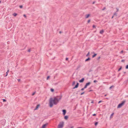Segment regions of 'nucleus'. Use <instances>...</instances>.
<instances>
[{"instance_id": "nucleus-1", "label": "nucleus", "mask_w": 128, "mask_h": 128, "mask_svg": "<svg viewBox=\"0 0 128 128\" xmlns=\"http://www.w3.org/2000/svg\"><path fill=\"white\" fill-rule=\"evenodd\" d=\"M62 97L61 96H58L54 97V98H50L49 102L50 107H52L54 104L56 105L61 99Z\"/></svg>"}, {"instance_id": "nucleus-2", "label": "nucleus", "mask_w": 128, "mask_h": 128, "mask_svg": "<svg viewBox=\"0 0 128 128\" xmlns=\"http://www.w3.org/2000/svg\"><path fill=\"white\" fill-rule=\"evenodd\" d=\"M64 123L63 122H60L58 124V128H62L64 125Z\"/></svg>"}, {"instance_id": "nucleus-3", "label": "nucleus", "mask_w": 128, "mask_h": 128, "mask_svg": "<svg viewBox=\"0 0 128 128\" xmlns=\"http://www.w3.org/2000/svg\"><path fill=\"white\" fill-rule=\"evenodd\" d=\"M125 101H122V103L120 104L118 106L117 108H120L122 106L125 102Z\"/></svg>"}, {"instance_id": "nucleus-4", "label": "nucleus", "mask_w": 128, "mask_h": 128, "mask_svg": "<svg viewBox=\"0 0 128 128\" xmlns=\"http://www.w3.org/2000/svg\"><path fill=\"white\" fill-rule=\"evenodd\" d=\"M48 124L46 123L44 124L43 125L41 128H46V126L48 125Z\"/></svg>"}, {"instance_id": "nucleus-5", "label": "nucleus", "mask_w": 128, "mask_h": 128, "mask_svg": "<svg viewBox=\"0 0 128 128\" xmlns=\"http://www.w3.org/2000/svg\"><path fill=\"white\" fill-rule=\"evenodd\" d=\"M40 105L39 104H38L36 106V108L34 109V110H36L38 109L40 106Z\"/></svg>"}, {"instance_id": "nucleus-6", "label": "nucleus", "mask_w": 128, "mask_h": 128, "mask_svg": "<svg viewBox=\"0 0 128 128\" xmlns=\"http://www.w3.org/2000/svg\"><path fill=\"white\" fill-rule=\"evenodd\" d=\"M84 78H82L81 80H80L79 81V82L80 83L84 81Z\"/></svg>"}, {"instance_id": "nucleus-7", "label": "nucleus", "mask_w": 128, "mask_h": 128, "mask_svg": "<svg viewBox=\"0 0 128 128\" xmlns=\"http://www.w3.org/2000/svg\"><path fill=\"white\" fill-rule=\"evenodd\" d=\"M78 85H79V83H77L76 85L75 86V87H74L73 88V89H75V88H77L78 87Z\"/></svg>"}, {"instance_id": "nucleus-8", "label": "nucleus", "mask_w": 128, "mask_h": 128, "mask_svg": "<svg viewBox=\"0 0 128 128\" xmlns=\"http://www.w3.org/2000/svg\"><path fill=\"white\" fill-rule=\"evenodd\" d=\"M62 112H63V114L64 115H65L66 113V110H62Z\"/></svg>"}, {"instance_id": "nucleus-9", "label": "nucleus", "mask_w": 128, "mask_h": 128, "mask_svg": "<svg viewBox=\"0 0 128 128\" xmlns=\"http://www.w3.org/2000/svg\"><path fill=\"white\" fill-rule=\"evenodd\" d=\"M90 16V14H89L85 15V18H88Z\"/></svg>"}, {"instance_id": "nucleus-10", "label": "nucleus", "mask_w": 128, "mask_h": 128, "mask_svg": "<svg viewBox=\"0 0 128 128\" xmlns=\"http://www.w3.org/2000/svg\"><path fill=\"white\" fill-rule=\"evenodd\" d=\"M90 58H88L86 60H85V62L88 61L90 60Z\"/></svg>"}, {"instance_id": "nucleus-11", "label": "nucleus", "mask_w": 128, "mask_h": 128, "mask_svg": "<svg viewBox=\"0 0 128 128\" xmlns=\"http://www.w3.org/2000/svg\"><path fill=\"white\" fill-rule=\"evenodd\" d=\"M104 32V31L103 30H101L100 32V33L101 34H102Z\"/></svg>"}, {"instance_id": "nucleus-12", "label": "nucleus", "mask_w": 128, "mask_h": 128, "mask_svg": "<svg viewBox=\"0 0 128 128\" xmlns=\"http://www.w3.org/2000/svg\"><path fill=\"white\" fill-rule=\"evenodd\" d=\"M91 83L90 82H88L86 84V85L87 86H88Z\"/></svg>"}, {"instance_id": "nucleus-13", "label": "nucleus", "mask_w": 128, "mask_h": 128, "mask_svg": "<svg viewBox=\"0 0 128 128\" xmlns=\"http://www.w3.org/2000/svg\"><path fill=\"white\" fill-rule=\"evenodd\" d=\"M68 118V116H65L64 117V118L65 120H67Z\"/></svg>"}, {"instance_id": "nucleus-14", "label": "nucleus", "mask_w": 128, "mask_h": 128, "mask_svg": "<svg viewBox=\"0 0 128 128\" xmlns=\"http://www.w3.org/2000/svg\"><path fill=\"white\" fill-rule=\"evenodd\" d=\"M9 70H8L7 72H6V76H7L8 74V73L9 72Z\"/></svg>"}, {"instance_id": "nucleus-15", "label": "nucleus", "mask_w": 128, "mask_h": 128, "mask_svg": "<svg viewBox=\"0 0 128 128\" xmlns=\"http://www.w3.org/2000/svg\"><path fill=\"white\" fill-rule=\"evenodd\" d=\"M114 114V113H112L111 115L110 116V118H112V116L113 115V114Z\"/></svg>"}, {"instance_id": "nucleus-16", "label": "nucleus", "mask_w": 128, "mask_h": 128, "mask_svg": "<svg viewBox=\"0 0 128 128\" xmlns=\"http://www.w3.org/2000/svg\"><path fill=\"white\" fill-rule=\"evenodd\" d=\"M13 15L14 16H16L17 15V14L15 13H14L13 14Z\"/></svg>"}, {"instance_id": "nucleus-17", "label": "nucleus", "mask_w": 128, "mask_h": 128, "mask_svg": "<svg viewBox=\"0 0 128 128\" xmlns=\"http://www.w3.org/2000/svg\"><path fill=\"white\" fill-rule=\"evenodd\" d=\"M96 55H97L96 54H94L92 56V57L93 58H94L95 56H96Z\"/></svg>"}, {"instance_id": "nucleus-18", "label": "nucleus", "mask_w": 128, "mask_h": 128, "mask_svg": "<svg viewBox=\"0 0 128 128\" xmlns=\"http://www.w3.org/2000/svg\"><path fill=\"white\" fill-rule=\"evenodd\" d=\"M75 83H76V82L75 81H74L73 82H72V85H74L75 84Z\"/></svg>"}, {"instance_id": "nucleus-19", "label": "nucleus", "mask_w": 128, "mask_h": 128, "mask_svg": "<svg viewBox=\"0 0 128 128\" xmlns=\"http://www.w3.org/2000/svg\"><path fill=\"white\" fill-rule=\"evenodd\" d=\"M98 124V122H96L95 123V126H96Z\"/></svg>"}, {"instance_id": "nucleus-20", "label": "nucleus", "mask_w": 128, "mask_h": 128, "mask_svg": "<svg viewBox=\"0 0 128 128\" xmlns=\"http://www.w3.org/2000/svg\"><path fill=\"white\" fill-rule=\"evenodd\" d=\"M117 13H116V12H115L114 13V16H117Z\"/></svg>"}, {"instance_id": "nucleus-21", "label": "nucleus", "mask_w": 128, "mask_h": 128, "mask_svg": "<svg viewBox=\"0 0 128 128\" xmlns=\"http://www.w3.org/2000/svg\"><path fill=\"white\" fill-rule=\"evenodd\" d=\"M50 90L52 92H53L54 91V90L52 88H51L50 89Z\"/></svg>"}, {"instance_id": "nucleus-22", "label": "nucleus", "mask_w": 128, "mask_h": 128, "mask_svg": "<svg viewBox=\"0 0 128 128\" xmlns=\"http://www.w3.org/2000/svg\"><path fill=\"white\" fill-rule=\"evenodd\" d=\"M90 52H88V54H87V55H86V56H88L90 54Z\"/></svg>"}, {"instance_id": "nucleus-23", "label": "nucleus", "mask_w": 128, "mask_h": 128, "mask_svg": "<svg viewBox=\"0 0 128 128\" xmlns=\"http://www.w3.org/2000/svg\"><path fill=\"white\" fill-rule=\"evenodd\" d=\"M122 66H120V68L118 70V71H120L122 69Z\"/></svg>"}, {"instance_id": "nucleus-24", "label": "nucleus", "mask_w": 128, "mask_h": 128, "mask_svg": "<svg viewBox=\"0 0 128 128\" xmlns=\"http://www.w3.org/2000/svg\"><path fill=\"white\" fill-rule=\"evenodd\" d=\"M50 76H48L47 77V78H46V80H48L49 78H50Z\"/></svg>"}, {"instance_id": "nucleus-25", "label": "nucleus", "mask_w": 128, "mask_h": 128, "mask_svg": "<svg viewBox=\"0 0 128 128\" xmlns=\"http://www.w3.org/2000/svg\"><path fill=\"white\" fill-rule=\"evenodd\" d=\"M126 69H128V65L126 66Z\"/></svg>"}, {"instance_id": "nucleus-26", "label": "nucleus", "mask_w": 128, "mask_h": 128, "mask_svg": "<svg viewBox=\"0 0 128 128\" xmlns=\"http://www.w3.org/2000/svg\"><path fill=\"white\" fill-rule=\"evenodd\" d=\"M36 93V92H34V93L32 94V96H33V95H34Z\"/></svg>"}, {"instance_id": "nucleus-27", "label": "nucleus", "mask_w": 128, "mask_h": 128, "mask_svg": "<svg viewBox=\"0 0 128 128\" xmlns=\"http://www.w3.org/2000/svg\"><path fill=\"white\" fill-rule=\"evenodd\" d=\"M19 7L20 8H22V5H20V6Z\"/></svg>"}, {"instance_id": "nucleus-28", "label": "nucleus", "mask_w": 128, "mask_h": 128, "mask_svg": "<svg viewBox=\"0 0 128 128\" xmlns=\"http://www.w3.org/2000/svg\"><path fill=\"white\" fill-rule=\"evenodd\" d=\"M87 86L86 85H85V86L84 88H87Z\"/></svg>"}, {"instance_id": "nucleus-29", "label": "nucleus", "mask_w": 128, "mask_h": 128, "mask_svg": "<svg viewBox=\"0 0 128 128\" xmlns=\"http://www.w3.org/2000/svg\"><path fill=\"white\" fill-rule=\"evenodd\" d=\"M114 87V86H111L110 88V89L112 87Z\"/></svg>"}, {"instance_id": "nucleus-30", "label": "nucleus", "mask_w": 128, "mask_h": 128, "mask_svg": "<svg viewBox=\"0 0 128 128\" xmlns=\"http://www.w3.org/2000/svg\"><path fill=\"white\" fill-rule=\"evenodd\" d=\"M94 83L97 82V81L96 80H95L94 81Z\"/></svg>"}, {"instance_id": "nucleus-31", "label": "nucleus", "mask_w": 128, "mask_h": 128, "mask_svg": "<svg viewBox=\"0 0 128 128\" xmlns=\"http://www.w3.org/2000/svg\"><path fill=\"white\" fill-rule=\"evenodd\" d=\"M93 28H96V26L95 25H93Z\"/></svg>"}, {"instance_id": "nucleus-32", "label": "nucleus", "mask_w": 128, "mask_h": 128, "mask_svg": "<svg viewBox=\"0 0 128 128\" xmlns=\"http://www.w3.org/2000/svg\"><path fill=\"white\" fill-rule=\"evenodd\" d=\"M106 8L105 7H104L103 8L102 10H104L106 9Z\"/></svg>"}, {"instance_id": "nucleus-33", "label": "nucleus", "mask_w": 128, "mask_h": 128, "mask_svg": "<svg viewBox=\"0 0 128 128\" xmlns=\"http://www.w3.org/2000/svg\"><path fill=\"white\" fill-rule=\"evenodd\" d=\"M84 92H82V93H81V94H80V95H82L83 94H84Z\"/></svg>"}, {"instance_id": "nucleus-34", "label": "nucleus", "mask_w": 128, "mask_h": 128, "mask_svg": "<svg viewBox=\"0 0 128 128\" xmlns=\"http://www.w3.org/2000/svg\"><path fill=\"white\" fill-rule=\"evenodd\" d=\"M6 101V100L5 99H3V101L4 102H5Z\"/></svg>"}, {"instance_id": "nucleus-35", "label": "nucleus", "mask_w": 128, "mask_h": 128, "mask_svg": "<svg viewBox=\"0 0 128 128\" xmlns=\"http://www.w3.org/2000/svg\"><path fill=\"white\" fill-rule=\"evenodd\" d=\"M84 88H82L81 89V90H84Z\"/></svg>"}, {"instance_id": "nucleus-36", "label": "nucleus", "mask_w": 128, "mask_h": 128, "mask_svg": "<svg viewBox=\"0 0 128 128\" xmlns=\"http://www.w3.org/2000/svg\"><path fill=\"white\" fill-rule=\"evenodd\" d=\"M90 20H88V23H89L90 22Z\"/></svg>"}, {"instance_id": "nucleus-37", "label": "nucleus", "mask_w": 128, "mask_h": 128, "mask_svg": "<svg viewBox=\"0 0 128 128\" xmlns=\"http://www.w3.org/2000/svg\"><path fill=\"white\" fill-rule=\"evenodd\" d=\"M116 9L117 10L116 12H117L118 11V9L117 8H116Z\"/></svg>"}, {"instance_id": "nucleus-38", "label": "nucleus", "mask_w": 128, "mask_h": 128, "mask_svg": "<svg viewBox=\"0 0 128 128\" xmlns=\"http://www.w3.org/2000/svg\"><path fill=\"white\" fill-rule=\"evenodd\" d=\"M100 58V56L98 58L97 60H99Z\"/></svg>"}, {"instance_id": "nucleus-39", "label": "nucleus", "mask_w": 128, "mask_h": 128, "mask_svg": "<svg viewBox=\"0 0 128 128\" xmlns=\"http://www.w3.org/2000/svg\"><path fill=\"white\" fill-rule=\"evenodd\" d=\"M23 16L25 17L26 18V16L25 14H24Z\"/></svg>"}, {"instance_id": "nucleus-40", "label": "nucleus", "mask_w": 128, "mask_h": 128, "mask_svg": "<svg viewBox=\"0 0 128 128\" xmlns=\"http://www.w3.org/2000/svg\"><path fill=\"white\" fill-rule=\"evenodd\" d=\"M96 115V114H93V116H95Z\"/></svg>"}, {"instance_id": "nucleus-41", "label": "nucleus", "mask_w": 128, "mask_h": 128, "mask_svg": "<svg viewBox=\"0 0 128 128\" xmlns=\"http://www.w3.org/2000/svg\"><path fill=\"white\" fill-rule=\"evenodd\" d=\"M30 49H29L28 50V52H30Z\"/></svg>"}, {"instance_id": "nucleus-42", "label": "nucleus", "mask_w": 128, "mask_h": 128, "mask_svg": "<svg viewBox=\"0 0 128 128\" xmlns=\"http://www.w3.org/2000/svg\"><path fill=\"white\" fill-rule=\"evenodd\" d=\"M102 102L101 101H100L98 102V103L99 104Z\"/></svg>"}, {"instance_id": "nucleus-43", "label": "nucleus", "mask_w": 128, "mask_h": 128, "mask_svg": "<svg viewBox=\"0 0 128 128\" xmlns=\"http://www.w3.org/2000/svg\"><path fill=\"white\" fill-rule=\"evenodd\" d=\"M124 60H121V62H124Z\"/></svg>"}, {"instance_id": "nucleus-44", "label": "nucleus", "mask_w": 128, "mask_h": 128, "mask_svg": "<svg viewBox=\"0 0 128 128\" xmlns=\"http://www.w3.org/2000/svg\"><path fill=\"white\" fill-rule=\"evenodd\" d=\"M123 52V50H122V51H121V52L120 53H122Z\"/></svg>"}, {"instance_id": "nucleus-45", "label": "nucleus", "mask_w": 128, "mask_h": 128, "mask_svg": "<svg viewBox=\"0 0 128 128\" xmlns=\"http://www.w3.org/2000/svg\"><path fill=\"white\" fill-rule=\"evenodd\" d=\"M95 1H94V2H93V3H92L93 4H94L95 3Z\"/></svg>"}, {"instance_id": "nucleus-46", "label": "nucleus", "mask_w": 128, "mask_h": 128, "mask_svg": "<svg viewBox=\"0 0 128 128\" xmlns=\"http://www.w3.org/2000/svg\"><path fill=\"white\" fill-rule=\"evenodd\" d=\"M68 60V58H66V60Z\"/></svg>"}, {"instance_id": "nucleus-47", "label": "nucleus", "mask_w": 128, "mask_h": 128, "mask_svg": "<svg viewBox=\"0 0 128 128\" xmlns=\"http://www.w3.org/2000/svg\"><path fill=\"white\" fill-rule=\"evenodd\" d=\"M94 103V102L93 101H92L91 102V103Z\"/></svg>"}, {"instance_id": "nucleus-48", "label": "nucleus", "mask_w": 128, "mask_h": 128, "mask_svg": "<svg viewBox=\"0 0 128 128\" xmlns=\"http://www.w3.org/2000/svg\"><path fill=\"white\" fill-rule=\"evenodd\" d=\"M74 127L73 126H72L70 128H73Z\"/></svg>"}, {"instance_id": "nucleus-49", "label": "nucleus", "mask_w": 128, "mask_h": 128, "mask_svg": "<svg viewBox=\"0 0 128 128\" xmlns=\"http://www.w3.org/2000/svg\"><path fill=\"white\" fill-rule=\"evenodd\" d=\"M18 81H20V79H18Z\"/></svg>"}, {"instance_id": "nucleus-50", "label": "nucleus", "mask_w": 128, "mask_h": 128, "mask_svg": "<svg viewBox=\"0 0 128 128\" xmlns=\"http://www.w3.org/2000/svg\"><path fill=\"white\" fill-rule=\"evenodd\" d=\"M113 17H114V16H113L112 17V18H113Z\"/></svg>"}, {"instance_id": "nucleus-51", "label": "nucleus", "mask_w": 128, "mask_h": 128, "mask_svg": "<svg viewBox=\"0 0 128 128\" xmlns=\"http://www.w3.org/2000/svg\"><path fill=\"white\" fill-rule=\"evenodd\" d=\"M61 32H61V31H60V33H61Z\"/></svg>"}, {"instance_id": "nucleus-52", "label": "nucleus", "mask_w": 128, "mask_h": 128, "mask_svg": "<svg viewBox=\"0 0 128 128\" xmlns=\"http://www.w3.org/2000/svg\"><path fill=\"white\" fill-rule=\"evenodd\" d=\"M1 1L0 0V3H1Z\"/></svg>"}, {"instance_id": "nucleus-53", "label": "nucleus", "mask_w": 128, "mask_h": 128, "mask_svg": "<svg viewBox=\"0 0 128 128\" xmlns=\"http://www.w3.org/2000/svg\"><path fill=\"white\" fill-rule=\"evenodd\" d=\"M80 66H78V68H79L80 67Z\"/></svg>"}, {"instance_id": "nucleus-54", "label": "nucleus", "mask_w": 128, "mask_h": 128, "mask_svg": "<svg viewBox=\"0 0 128 128\" xmlns=\"http://www.w3.org/2000/svg\"><path fill=\"white\" fill-rule=\"evenodd\" d=\"M106 96V94H105V95H104V96Z\"/></svg>"}, {"instance_id": "nucleus-55", "label": "nucleus", "mask_w": 128, "mask_h": 128, "mask_svg": "<svg viewBox=\"0 0 128 128\" xmlns=\"http://www.w3.org/2000/svg\"><path fill=\"white\" fill-rule=\"evenodd\" d=\"M124 74H125V73H126V72H124Z\"/></svg>"}, {"instance_id": "nucleus-56", "label": "nucleus", "mask_w": 128, "mask_h": 128, "mask_svg": "<svg viewBox=\"0 0 128 128\" xmlns=\"http://www.w3.org/2000/svg\"><path fill=\"white\" fill-rule=\"evenodd\" d=\"M91 91V90H90L89 91V92H90V91Z\"/></svg>"}, {"instance_id": "nucleus-57", "label": "nucleus", "mask_w": 128, "mask_h": 128, "mask_svg": "<svg viewBox=\"0 0 128 128\" xmlns=\"http://www.w3.org/2000/svg\"><path fill=\"white\" fill-rule=\"evenodd\" d=\"M55 76H54V78H55Z\"/></svg>"}]
</instances>
